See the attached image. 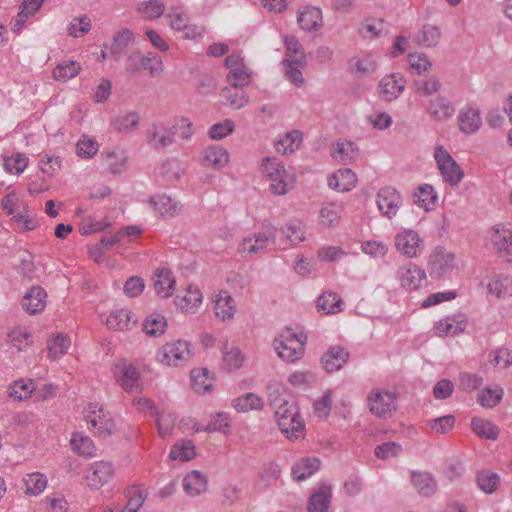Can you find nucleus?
<instances>
[{"label": "nucleus", "mask_w": 512, "mask_h": 512, "mask_svg": "<svg viewBox=\"0 0 512 512\" xmlns=\"http://www.w3.org/2000/svg\"><path fill=\"white\" fill-rule=\"evenodd\" d=\"M269 405L282 433L288 439H299L304 435L305 424L294 398L279 386L269 388Z\"/></svg>", "instance_id": "nucleus-1"}, {"label": "nucleus", "mask_w": 512, "mask_h": 512, "mask_svg": "<svg viewBox=\"0 0 512 512\" xmlns=\"http://www.w3.org/2000/svg\"><path fill=\"white\" fill-rule=\"evenodd\" d=\"M261 171L269 181V190L274 195H285L294 188L295 173L292 169H286L276 158H264Z\"/></svg>", "instance_id": "nucleus-2"}, {"label": "nucleus", "mask_w": 512, "mask_h": 512, "mask_svg": "<svg viewBox=\"0 0 512 512\" xmlns=\"http://www.w3.org/2000/svg\"><path fill=\"white\" fill-rule=\"evenodd\" d=\"M306 342V334L286 327L273 340V347L283 361L295 362L303 357Z\"/></svg>", "instance_id": "nucleus-3"}, {"label": "nucleus", "mask_w": 512, "mask_h": 512, "mask_svg": "<svg viewBox=\"0 0 512 512\" xmlns=\"http://www.w3.org/2000/svg\"><path fill=\"white\" fill-rule=\"evenodd\" d=\"M275 240L276 228L269 224L263 231L243 237L237 246V252L243 258H252L265 253L270 245L275 244Z\"/></svg>", "instance_id": "nucleus-4"}, {"label": "nucleus", "mask_w": 512, "mask_h": 512, "mask_svg": "<svg viewBox=\"0 0 512 512\" xmlns=\"http://www.w3.org/2000/svg\"><path fill=\"white\" fill-rule=\"evenodd\" d=\"M370 412L379 418L391 417L397 410V396L385 389H373L367 396Z\"/></svg>", "instance_id": "nucleus-5"}, {"label": "nucleus", "mask_w": 512, "mask_h": 512, "mask_svg": "<svg viewBox=\"0 0 512 512\" xmlns=\"http://www.w3.org/2000/svg\"><path fill=\"white\" fill-rule=\"evenodd\" d=\"M434 158L444 182L457 186L464 178V172L449 152L441 145L436 146Z\"/></svg>", "instance_id": "nucleus-6"}, {"label": "nucleus", "mask_w": 512, "mask_h": 512, "mask_svg": "<svg viewBox=\"0 0 512 512\" xmlns=\"http://www.w3.org/2000/svg\"><path fill=\"white\" fill-rule=\"evenodd\" d=\"M84 419L89 425V429L92 428L101 437L112 435L116 427L114 420L103 412L98 403L88 405L84 410Z\"/></svg>", "instance_id": "nucleus-7"}, {"label": "nucleus", "mask_w": 512, "mask_h": 512, "mask_svg": "<svg viewBox=\"0 0 512 512\" xmlns=\"http://www.w3.org/2000/svg\"><path fill=\"white\" fill-rule=\"evenodd\" d=\"M190 356V344L181 340L166 343L157 354L158 360L168 366L182 365Z\"/></svg>", "instance_id": "nucleus-8"}, {"label": "nucleus", "mask_w": 512, "mask_h": 512, "mask_svg": "<svg viewBox=\"0 0 512 512\" xmlns=\"http://www.w3.org/2000/svg\"><path fill=\"white\" fill-rule=\"evenodd\" d=\"M490 241L499 255L512 262V229L509 224H496L490 231Z\"/></svg>", "instance_id": "nucleus-9"}, {"label": "nucleus", "mask_w": 512, "mask_h": 512, "mask_svg": "<svg viewBox=\"0 0 512 512\" xmlns=\"http://www.w3.org/2000/svg\"><path fill=\"white\" fill-rule=\"evenodd\" d=\"M455 267V256L444 247H436L429 256L428 268L430 276L440 278Z\"/></svg>", "instance_id": "nucleus-10"}, {"label": "nucleus", "mask_w": 512, "mask_h": 512, "mask_svg": "<svg viewBox=\"0 0 512 512\" xmlns=\"http://www.w3.org/2000/svg\"><path fill=\"white\" fill-rule=\"evenodd\" d=\"M376 202L381 214L392 219L402 205V197L395 188L387 186L378 191Z\"/></svg>", "instance_id": "nucleus-11"}, {"label": "nucleus", "mask_w": 512, "mask_h": 512, "mask_svg": "<svg viewBox=\"0 0 512 512\" xmlns=\"http://www.w3.org/2000/svg\"><path fill=\"white\" fill-rule=\"evenodd\" d=\"M395 248L408 258L417 257L423 248V240L414 230H404L395 236Z\"/></svg>", "instance_id": "nucleus-12"}, {"label": "nucleus", "mask_w": 512, "mask_h": 512, "mask_svg": "<svg viewBox=\"0 0 512 512\" xmlns=\"http://www.w3.org/2000/svg\"><path fill=\"white\" fill-rule=\"evenodd\" d=\"M115 376L117 383L126 392L141 391L140 373L134 365L127 362L116 365Z\"/></svg>", "instance_id": "nucleus-13"}, {"label": "nucleus", "mask_w": 512, "mask_h": 512, "mask_svg": "<svg viewBox=\"0 0 512 512\" xmlns=\"http://www.w3.org/2000/svg\"><path fill=\"white\" fill-rule=\"evenodd\" d=\"M405 85L406 81L402 74H388L379 82V95L385 101H393L404 91Z\"/></svg>", "instance_id": "nucleus-14"}, {"label": "nucleus", "mask_w": 512, "mask_h": 512, "mask_svg": "<svg viewBox=\"0 0 512 512\" xmlns=\"http://www.w3.org/2000/svg\"><path fill=\"white\" fill-rule=\"evenodd\" d=\"M114 474L113 465L106 461H97L90 465L86 479L90 487L98 489L108 483Z\"/></svg>", "instance_id": "nucleus-15"}, {"label": "nucleus", "mask_w": 512, "mask_h": 512, "mask_svg": "<svg viewBox=\"0 0 512 512\" xmlns=\"http://www.w3.org/2000/svg\"><path fill=\"white\" fill-rule=\"evenodd\" d=\"M332 499V487L325 483H319L312 491L307 512H327Z\"/></svg>", "instance_id": "nucleus-16"}, {"label": "nucleus", "mask_w": 512, "mask_h": 512, "mask_svg": "<svg viewBox=\"0 0 512 512\" xmlns=\"http://www.w3.org/2000/svg\"><path fill=\"white\" fill-rule=\"evenodd\" d=\"M401 286L408 290H417L426 282V273L413 263H408L398 270Z\"/></svg>", "instance_id": "nucleus-17"}, {"label": "nucleus", "mask_w": 512, "mask_h": 512, "mask_svg": "<svg viewBox=\"0 0 512 512\" xmlns=\"http://www.w3.org/2000/svg\"><path fill=\"white\" fill-rule=\"evenodd\" d=\"M282 242L285 243L280 249H287L289 246L295 247L306 240V230L303 223L299 220H289L280 229Z\"/></svg>", "instance_id": "nucleus-18"}, {"label": "nucleus", "mask_w": 512, "mask_h": 512, "mask_svg": "<svg viewBox=\"0 0 512 512\" xmlns=\"http://www.w3.org/2000/svg\"><path fill=\"white\" fill-rule=\"evenodd\" d=\"M467 327V318L464 315L447 316L435 323V333L440 337L458 336Z\"/></svg>", "instance_id": "nucleus-19"}, {"label": "nucleus", "mask_w": 512, "mask_h": 512, "mask_svg": "<svg viewBox=\"0 0 512 512\" xmlns=\"http://www.w3.org/2000/svg\"><path fill=\"white\" fill-rule=\"evenodd\" d=\"M350 353L341 346L329 348L321 357V363L325 371L335 372L340 370L348 361Z\"/></svg>", "instance_id": "nucleus-20"}, {"label": "nucleus", "mask_w": 512, "mask_h": 512, "mask_svg": "<svg viewBox=\"0 0 512 512\" xmlns=\"http://www.w3.org/2000/svg\"><path fill=\"white\" fill-rule=\"evenodd\" d=\"M46 291L40 286H33L22 299V307L29 314L41 313L46 306Z\"/></svg>", "instance_id": "nucleus-21"}, {"label": "nucleus", "mask_w": 512, "mask_h": 512, "mask_svg": "<svg viewBox=\"0 0 512 512\" xmlns=\"http://www.w3.org/2000/svg\"><path fill=\"white\" fill-rule=\"evenodd\" d=\"M175 131L164 125L154 124L148 130V143L156 148H165L173 144Z\"/></svg>", "instance_id": "nucleus-22"}, {"label": "nucleus", "mask_w": 512, "mask_h": 512, "mask_svg": "<svg viewBox=\"0 0 512 512\" xmlns=\"http://www.w3.org/2000/svg\"><path fill=\"white\" fill-rule=\"evenodd\" d=\"M229 162V153L220 145H210L202 152V164L205 167L221 169Z\"/></svg>", "instance_id": "nucleus-23"}, {"label": "nucleus", "mask_w": 512, "mask_h": 512, "mask_svg": "<svg viewBox=\"0 0 512 512\" xmlns=\"http://www.w3.org/2000/svg\"><path fill=\"white\" fill-rule=\"evenodd\" d=\"M150 205L164 217H175L182 209L181 204L166 194H157L149 199Z\"/></svg>", "instance_id": "nucleus-24"}, {"label": "nucleus", "mask_w": 512, "mask_h": 512, "mask_svg": "<svg viewBox=\"0 0 512 512\" xmlns=\"http://www.w3.org/2000/svg\"><path fill=\"white\" fill-rule=\"evenodd\" d=\"M297 21L304 31H317L322 27V11L315 6H306L298 13Z\"/></svg>", "instance_id": "nucleus-25"}, {"label": "nucleus", "mask_w": 512, "mask_h": 512, "mask_svg": "<svg viewBox=\"0 0 512 512\" xmlns=\"http://www.w3.org/2000/svg\"><path fill=\"white\" fill-rule=\"evenodd\" d=\"M176 281L172 272L167 268H158L154 272V288L163 298L170 297L175 290Z\"/></svg>", "instance_id": "nucleus-26"}, {"label": "nucleus", "mask_w": 512, "mask_h": 512, "mask_svg": "<svg viewBox=\"0 0 512 512\" xmlns=\"http://www.w3.org/2000/svg\"><path fill=\"white\" fill-rule=\"evenodd\" d=\"M357 182V177L351 169H339L328 179V185L331 189L338 192H348L352 190Z\"/></svg>", "instance_id": "nucleus-27"}, {"label": "nucleus", "mask_w": 512, "mask_h": 512, "mask_svg": "<svg viewBox=\"0 0 512 512\" xmlns=\"http://www.w3.org/2000/svg\"><path fill=\"white\" fill-rule=\"evenodd\" d=\"M208 479L205 474L198 470L188 473L183 479L184 492L190 496H199L207 490Z\"/></svg>", "instance_id": "nucleus-28"}, {"label": "nucleus", "mask_w": 512, "mask_h": 512, "mask_svg": "<svg viewBox=\"0 0 512 512\" xmlns=\"http://www.w3.org/2000/svg\"><path fill=\"white\" fill-rule=\"evenodd\" d=\"M320 468V460L316 457H305L296 461L291 469L292 478L303 481L311 477Z\"/></svg>", "instance_id": "nucleus-29"}, {"label": "nucleus", "mask_w": 512, "mask_h": 512, "mask_svg": "<svg viewBox=\"0 0 512 512\" xmlns=\"http://www.w3.org/2000/svg\"><path fill=\"white\" fill-rule=\"evenodd\" d=\"M438 195L432 185H420L413 193V202L425 211H431L435 208Z\"/></svg>", "instance_id": "nucleus-30"}, {"label": "nucleus", "mask_w": 512, "mask_h": 512, "mask_svg": "<svg viewBox=\"0 0 512 512\" xmlns=\"http://www.w3.org/2000/svg\"><path fill=\"white\" fill-rule=\"evenodd\" d=\"M215 314L222 321L230 320L235 314L234 299L227 291H220L214 301Z\"/></svg>", "instance_id": "nucleus-31"}, {"label": "nucleus", "mask_w": 512, "mask_h": 512, "mask_svg": "<svg viewBox=\"0 0 512 512\" xmlns=\"http://www.w3.org/2000/svg\"><path fill=\"white\" fill-rule=\"evenodd\" d=\"M134 42V34L128 28H123L118 31L111 45L110 53L115 59L122 58L127 54L130 44Z\"/></svg>", "instance_id": "nucleus-32"}, {"label": "nucleus", "mask_w": 512, "mask_h": 512, "mask_svg": "<svg viewBox=\"0 0 512 512\" xmlns=\"http://www.w3.org/2000/svg\"><path fill=\"white\" fill-rule=\"evenodd\" d=\"M458 121L461 132L465 134L477 132L482 123L480 112L475 108L463 109L458 116Z\"/></svg>", "instance_id": "nucleus-33"}, {"label": "nucleus", "mask_w": 512, "mask_h": 512, "mask_svg": "<svg viewBox=\"0 0 512 512\" xmlns=\"http://www.w3.org/2000/svg\"><path fill=\"white\" fill-rule=\"evenodd\" d=\"M185 172L183 163L177 158L167 159L159 168V174L167 184L177 182Z\"/></svg>", "instance_id": "nucleus-34"}, {"label": "nucleus", "mask_w": 512, "mask_h": 512, "mask_svg": "<svg viewBox=\"0 0 512 512\" xmlns=\"http://www.w3.org/2000/svg\"><path fill=\"white\" fill-rule=\"evenodd\" d=\"M302 140V132L299 130H292L286 133L284 137L280 138L275 143V149L278 153H281L283 155L293 153L300 147Z\"/></svg>", "instance_id": "nucleus-35"}, {"label": "nucleus", "mask_w": 512, "mask_h": 512, "mask_svg": "<svg viewBox=\"0 0 512 512\" xmlns=\"http://www.w3.org/2000/svg\"><path fill=\"white\" fill-rule=\"evenodd\" d=\"M411 481L414 488L422 496H431L436 491V482L429 473L412 472Z\"/></svg>", "instance_id": "nucleus-36"}, {"label": "nucleus", "mask_w": 512, "mask_h": 512, "mask_svg": "<svg viewBox=\"0 0 512 512\" xmlns=\"http://www.w3.org/2000/svg\"><path fill=\"white\" fill-rule=\"evenodd\" d=\"M287 58L283 61L294 62L297 65L306 64V55L302 45L295 36L289 35L284 39Z\"/></svg>", "instance_id": "nucleus-37"}, {"label": "nucleus", "mask_w": 512, "mask_h": 512, "mask_svg": "<svg viewBox=\"0 0 512 512\" xmlns=\"http://www.w3.org/2000/svg\"><path fill=\"white\" fill-rule=\"evenodd\" d=\"M71 340L68 335L63 333L56 334L47 343L48 357L57 360L65 355L70 348Z\"/></svg>", "instance_id": "nucleus-38"}, {"label": "nucleus", "mask_w": 512, "mask_h": 512, "mask_svg": "<svg viewBox=\"0 0 512 512\" xmlns=\"http://www.w3.org/2000/svg\"><path fill=\"white\" fill-rule=\"evenodd\" d=\"M192 387L198 394L210 391L213 386V376L207 368L194 369L191 371Z\"/></svg>", "instance_id": "nucleus-39"}, {"label": "nucleus", "mask_w": 512, "mask_h": 512, "mask_svg": "<svg viewBox=\"0 0 512 512\" xmlns=\"http://www.w3.org/2000/svg\"><path fill=\"white\" fill-rule=\"evenodd\" d=\"M72 450L86 458L96 455V447L90 437L82 433H74L70 441Z\"/></svg>", "instance_id": "nucleus-40"}, {"label": "nucleus", "mask_w": 512, "mask_h": 512, "mask_svg": "<svg viewBox=\"0 0 512 512\" xmlns=\"http://www.w3.org/2000/svg\"><path fill=\"white\" fill-rule=\"evenodd\" d=\"M202 301V294L198 288L189 286L183 296H176V305L184 312H193Z\"/></svg>", "instance_id": "nucleus-41"}, {"label": "nucleus", "mask_w": 512, "mask_h": 512, "mask_svg": "<svg viewBox=\"0 0 512 512\" xmlns=\"http://www.w3.org/2000/svg\"><path fill=\"white\" fill-rule=\"evenodd\" d=\"M232 406L236 411L246 413L251 410H261L264 407V401L258 395L248 392L236 398L232 402Z\"/></svg>", "instance_id": "nucleus-42"}, {"label": "nucleus", "mask_w": 512, "mask_h": 512, "mask_svg": "<svg viewBox=\"0 0 512 512\" xmlns=\"http://www.w3.org/2000/svg\"><path fill=\"white\" fill-rule=\"evenodd\" d=\"M135 322L136 320L133 319V314L127 309H119L112 312L106 320V324L109 328L119 331L129 329L130 324Z\"/></svg>", "instance_id": "nucleus-43"}, {"label": "nucleus", "mask_w": 512, "mask_h": 512, "mask_svg": "<svg viewBox=\"0 0 512 512\" xmlns=\"http://www.w3.org/2000/svg\"><path fill=\"white\" fill-rule=\"evenodd\" d=\"M342 300L338 294L327 292L320 295L317 299V308L325 314H335L342 310Z\"/></svg>", "instance_id": "nucleus-44"}, {"label": "nucleus", "mask_w": 512, "mask_h": 512, "mask_svg": "<svg viewBox=\"0 0 512 512\" xmlns=\"http://www.w3.org/2000/svg\"><path fill=\"white\" fill-rule=\"evenodd\" d=\"M488 290L498 298L511 296L512 278L504 275H496L489 281Z\"/></svg>", "instance_id": "nucleus-45"}, {"label": "nucleus", "mask_w": 512, "mask_h": 512, "mask_svg": "<svg viewBox=\"0 0 512 512\" xmlns=\"http://www.w3.org/2000/svg\"><path fill=\"white\" fill-rule=\"evenodd\" d=\"M167 328V321L163 315L153 313L143 322V331L153 337L162 335Z\"/></svg>", "instance_id": "nucleus-46"}, {"label": "nucleus", "mask_w": 512, "mask_h": 512, "mask_svg": "<svg viewBox=\"0 0 512 512\" xmlns=\"http://www.w3.org/2000/svg\"><path fill=\"white\" fill-rule=\"evenodd\" d=\"M471 427L480 438L495 440L499 435L498 427L492 422L482 418H473Z\"/></svg>", "instance_id": "nucleus-47"}, {"label": "nucleus", "mask_w": 512, "mask_h": 512, "mask_svg": "<svg viewBox=\"0 0 512 512\" xmlns=\"http://www.w3.org/2000/svg\"><path fill=\"white\" fill-rule=\"evenodd\" d=\"M428 113L436 120H446L454 113V108L444 98L432 100L427 108Z\"/></svg>", "instance_id": "nucleus-48"}, {"label": "nucleus", "mask_w": 512, "mask_h": 512, "mask_svg": "<svg viewBox=\"0 0 512 512\" xmlns=\"http://www.w3.org/2000/svg\"><path fill=\"white\" fill-rule=\"evenodd\" d=\"M341 207L335 203H330L321 208L319 214V223L323 227L331 228L338 224L340 220Z\"/></svg>", "instance_id": "nucleus-49"}, {"label": "nucleus", "mask_w": 512, "mask_h": 512, "mask_svg": "<svg viewBox=\"0 0 512 512\" xmlns=\"http://www.w3.org/2000/svg\"><path fill=\"white\" fill-rule=\"evenodd\" d=\"M81 66L75 61H66L58 64L53 70V77L58 81L66 82L80 72Z\"/></svg>", "instance_id": "nucleus-50"}, {"label": "nucleus", "mask_w": 512, "mask_h": 512, "mask_svg": "<svg viewBox=\"0 0 512 512\" xmlns=\"http://www.w3.org/2000/svg\"><path fill=\"white\" fill-rule=\"evenodd\" d=\"M128 157L124 151L106 153L105 164L112 174H120L126 170Z\"/></svg>", "instance_id": "nucleus-51"}, {"label": "nucleus", "mask_w": 512, "mask_h": 512, "mask_svg": "<svg viewBox=\"0 0 512 512\" xmlns=\"http://www.w3.org/2000/svg\"><path fill=\"white\" fill-rule=\"evenodd\" d=\"M45 0H24L20 6V12L15 19V27L20 29L28 19L33 16L42 6Z\"/></svg>", "instance_id": "nucleus-52"}, {"label": "nucleus", "mask_w": 512, "mask_h": 512, "mask_svg": "<svg viewBox=\"0 0 512 512\" xmlns=\"http://www.w3.org/2000/svg\"><path fill=\"white\" fill-rule=\"evenodd\" d=\"M24 484H25V492L30 495H39L41 494L46 486H47V479L44 474L35 472L28 474L24 478Z\"/></svg>", "instance_id": "nucleus-53"}, {"label": "nucleus", "mask_w": 512, "mask_h": 512, "mask_svg": "<svg viewBox=\"0 0 512 512\" xmlns=\"http://www.w3.org/2000/svg\"><path fill=\"white\" fill-rule=\"evenodd\" d=\"M140 116L137 112H129L123 116L116 117L112 124L118 132L128 133L135 129L139 124Z\"/></svg>", "instance_id": "nucleus-54"}, {"label": "nucleus", "mask_w": 512, "mask_h": 512, "mask_svg": "<svg viewBox=\"0 0 512 512\" xmlns=\"http://www.w3.org/2000/svg\"><path fill=\"white\" fill-rule=\"evenodd\" d=\"M478 487L485 493L491 494L496 491L500 484V477L498 474L485 470L477 476Z\"/></svg>", "instance_id": "nucleus-55"}, {"label": "nucleus", "mask_w": 512, "mask_h": 512, "mask_svg": "<svg viewBox=\"0 0 512 512\" xmlns=\"http://www.w3.org/2000/svg\"><path fill=\"white\" fill-rule=\"evenodd\" d=\"M490 363L495 367L506 369L512 365V350L499 347L489 353Z\"/></svg>", "instance_id": "nucleus-56"}, {"label": "nucleus", "mask_w": 512, "mask_h": 512, "mask_svg": "<svg viewBox=\"0 0 512 512\" xmlns=\"http://www.w3.org/2000/svg\"><path fill=\"white\" fill-rule=\"evenodd\" d=\"M138 11L143 14L144 19L152 20L163 15L165 6L163 2L159 0H150L142 2L139 5Z\"/></svg>", "instance_id": "nucleus-57"}, {"label": "nucleus", "mask_w": 512, "mask_h": 512, "mask_svg": "<svg viewBox=\"0 0 512 512\" xmlns=\"http://www.w3.org/2000/svg\"><path fill=\"white\" fill-rule=\"evenodd\" d=\"M169 456L173 460L189 461L195 456V446L191 441H183L172 447Z\"/></svg>", "instance_id": "nucleus-58"}, {"label": "nucleus", "mask_w": 512, "mask_h": 512, "mask_svg": "<svg viewBox=\"0 0 512 512\" xmlns=\"http://www.w3.org/2000/svg\"><path fill=\"white\" fill-rule=\"evenodd\" d=\"M126 496L128 497V503L121 512H138L144 504L146 493L133 487L127 490Z\"/></svg>", "instance_id": "nucleus-59"}, {"label": "nucleus", "mask_w": 512, "mask_h": 512, "mask_svg": "<svg viewBox=\"0 0 512 512\" xmlns=\"http://www.w3.org/2000/svg\"><path fill=\"white\" fill-rule=\"evenodd\" d=\"M352 68L359 74H371L377 68V63L372 54H366L362 57H356L352 60Z\"/></svg>", "instance_id": "nucleus-60"}, {"label": "nucleus", "mask_w": 512, "mask_h": 512, "mask_svg": "<svg viewBox=\"0 0 512 512\" xmlns=\"http://www.w3.org/2000/svg\"><path fill=\"white\" fill-rule=\"evenodd\" d=\"M440 39V31L437 26L424 25L417 36V42L427 47L435 46Z\"/></svg>", "instance_id": "nucleus-61"}, {"label": "nucleus", "mask_w": 512, "mask_h": 512, "mask_svg": "<svg viewBox=\"0 0 512 512\" xmlns=\"http://www.w3.org/2000/svg\"><path fill=\"white\" fill-rule=\"evenodd\" d=\"M235 123L231 119H225L222 122L215 123L209 128L208 135L213 140H221L233 133Z\"/></svg>", "instance_id": "nucleus-62"}, {"label": "nucleus", "mask_w": 512, "mask_h": 512, "mask_svg": "<svg viewBox=\"0 0 512 512\" xmlns=\"http://www.w3.org/2000/svg\"><path fill=\"white\" fill-rule=\"evenodd\" d=\"M91 29V20L86 15L74 18L67 27L68 34L73 37H82Z\"/></svg>", "instance_id": "nucleus-63"}, {"label": "nucleus", "mask_w": 512, "mask_h": 512, "mask_svg": "<svg viewBox=\"0 0 512 512\" xmlns=\"http://www.w3.org/2000/svg\"><path fill=\"white\" fill-rule=\"evenodd\" d=\"M503 397V389L499 386L486 388L478 397L479 403L483 407L492 408L496 406Z\"/></svg>", "instance_id": "nucleus-64"}]
</instances>
